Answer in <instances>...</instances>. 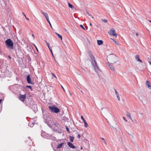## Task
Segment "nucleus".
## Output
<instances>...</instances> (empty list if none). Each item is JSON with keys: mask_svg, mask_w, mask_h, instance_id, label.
<instances>
[{"mask_svg": "<svg viewBox=\"0 0 151 151\" xmlns=\"http://www.w3.org/2000/svg\"><path fill=\"white\" fill-rule=\"evenodd\" d=\"M87 52L89 56L90 57L91 60V63L92 65L94 67L95 69L96 70H99V68L97 65V63L95 60V58L92 55L91 52L90 51H88Z\"/></svg>", "mask_w": 151, "mask_h": 151, "instance_id": "1", "label": "nucleus"}, {"mask_svg": "<svg viewBox=\"0 0 151 151\" xmlns=\"http://www.w3.org/2000/svg\"><path fill=\"white\" fill-rule=\"evenodd\" d=\"M48 108L50 111L52 113L58 114L60 112V109L57 107L55 105L49 106Z\"/></svg>", "mask_w": 151, "mask_h": 151, "instance_id": "2", "label": "nucleus"}, {"mask_svg": "<svg viewBox=\"0 0 151 151\" xmlns=\"http://www.w3.org/2000/svg\"><path fill=\"white\" fill-rule=\"evenodd\" d=\"M5 43L8 48H9L12 49H14V43L10 39H7L5 41Z\"/></svg>", "mask_w": 151, "mask_h": 151, "instance_id": "3", "label": "nucleus"}, {"mask_svg": "<svg viewBox=\"0 0 151 151\" xmlns=\"http://www.w3.org/2000/svg\"><path fill=\"white\" fill-rule=\"evenodd\" d=\"M26 94L23 95L21 94H19L18 97L19 99L23 102H24L25 100L26 99Z\"/></svg>", "mask_w": 151, "mask_h": 151, "instance_id": "4", "label": "nucleus"}, {"mask_svg": "<svg viewBox=\"0 0 151 151\" xmlns=\"http://www.w3.org/2000/svg\"><path fill=\"white\" fill-rule=\"evenodd\" d=\"M109 35L114 36L116 37L117 36V35L115 33V31L114 29H111L109 31Z\"/></svg>", "mask_w": 151, "mask_h": 151, "instance_id": "5", "label": "nucleus"}, {"mask_svg": "<svg viewBox=\"0 0 151 151\" xmlns=\"http://www.w3.org/2000/svg\"><path fill=\"white\" fill-rule=\"evenodd\" d=\"M26 79L28 83L32 84H33L30 78V76L29 75L27 76Z\"/></svg>", "mask_w": 151, "mask_h": 151, "instance_id": "6", "label": "nucleus"}, {"mask_svg": "<svg viewBox=\"0 0 151 151\" xmlns=\"http://www.w3.org/2000/svg\"><path fill=\"white\" fill-rule=\"evenodd\" d=\"M41 12L42 14H43L44 15L47 21H48L49 19L47 14V13L45 12L42 11H41Z\"/></svg>", "mask_w": 151, "mask_h": 151, "instance_id": "7", "label": "nucleus"}, {"mask_svg": "<svg viewBox=\"0 0 151 151\" xmlns=\"http://www.w3.org/2000/svg\"><path fill=\"white\" fill-rule=\"evenodd\" d=\"M67 144L69 147L73 149H75L76 147L72 143L70 142H68Z\"/></svg>", "mask_w": 151, "mask_h": 151, "instance_id": "8", "label": "nucleus"}, {"mask_svg": "<svg viewBox=\"0 0 151 151\" xmlns=\"http://www.w3.org/2000/svg\"><path fill=\"white\" fill-rule=\"evenodd\" d=\"M135 58L137 61H139L141 63L142 62V61L139 59V55H136L135 56Z\"/></svg>", "mask_w": 151, "mask_h": 151, "instance_id": "9", "label": "nucleus"}, {"mask_svg": "<svg viewBox=\"0 0 151 151\" xmlns=\"http://www.w3.org/2000/svg\"><path fill=\"white\" fill-rule=\"evenodd\" d=\"M109 67L110 68V69L111 70H114V68L113 66L112 63H110V64H109Z\"/></svg>", "mask_w": 151, "mask_h": 151, "instance_id": "10", "label": "nucleus"}, {"mask_svg": "<svg viewBox=\"0 0 151 151\" xmlns=\"http://www.w3.org/2000/svg\"><path fill=\"white\" fill-rule=\"evenodd\" d=\"M146 84L147 85L148 88L149 89H151V84L150 83L149 81H147L146 82Z\"/></svg>", "mask_w": 151, "mask_h": 151, "instance_id": "11", "label": "nucleus"}, {"mask_svg": "<svg viewBox=\"0 0 151 151\" xmlns=\"http://www.w3.org/2000/svg\"><path fill=\"white\" fill-rule=\"evenodd\" d=\"M97 44L99 45H102V44H103V41L102 40H97Z\"/></svg>", "mask_w": 151, "mask_h": 151, "instance_id": "12", "label": "nucleus"}, {"mask_svg": "<svg viewBox=\"0 0 151 151\" xmlns=\"http://www.w3.org/2000/svg\"><path fill=\"white\" fill-rule=\"evenodd\" d=\"M63 144H64V143H62L60 144H59V145H57V148H61Z\"/></svg>", "mask_w": 151, "mask_h": 151, "instance_id": "13", "label": "nucleus"}, {"mask_svg": "<svg viewBox=\"0 0 151 151\" xmlns=\"http://www.w3.org/2000/svg\"><path fill=\"white\" fill-rule=\"evenodd\" d=\"M55 34H56L57 35V36H58V37L59 38H60V39H61V40H62V36L61 35H60L59 34H58V33H57V32H56V33H55Z\"/></svg>", "mask_w": 151, "mask_h": 151, "instance_id": "14", "label": "nucleus"}, {"mask_svg": "<svg viewBox=\"0 0 151 151\" xmlns=\"http://www.w3.org/2000/svg\"><path fill=\"white\" fill-rule=\"evenodd\" d=\"M74 138V137L73 136H70V140L72 142H73Z\"/></svg>", "mask_w": 151, "mask_h": 151, "instance_id": "15", "label": "nucleus"}, {"mask_svg": "<svg viewBox=\"0 0 151 151\" xmlns=\"http://www.w3.org/2000/svg\"><path fill=\"white\" fill-rule=\"evenodd\" d=\"M68 4L69 7L73 9L74 8V6L71 4H70V3H68Z\"/></svg>", "mask_w": 151, "mask_h": 151, "instance_id": "16", "label": "nucleus"}, {"mask_svg": "<svg viewBox=\"0 0 151 151\" xmlns=\"http://www.w3.org/2000/svg\"><path fill=\"white\" fill-rule=\"evenodd\" d=\"M34 125V122H30L29 124V125L30 127H32Z\"/></svg>", "mask_w": 151, "mask_h": 151, "instance_id": "17", "label": "nucleus"}, {"mask_svg": "<svg viewBox=\"0 0 151 151\" xmlns=\"http://www.w3.org/2000/svg\"><path fill=\"white\" fill-rule=\"evenodd\" d=\"M84 124V126L86 128L87 127H88V124L86 123V121H85V122H83Z\"/></svg>", "mask_w": 151, "mask_h": 151, "instance_id": "18", "label": "nucleus"}, {"mask_svg": "<svg viewBox=\"0 0 151 151\" xmlns=\"http://www.w3.org/2000/svg\"><path fill=\"white\" fill-rule=\"evenodd\" d=\"M111 39L112 40H113V41L117 45H119V43L118 42H116L114 39L111 38Z\"/></svg>", "mask_w": 151, "mask_h": 151, "instance_id": "19", "label": "nucleus"}, {"mask_svg": "<svg viewBox=\"0 0 151 151\" xmlns=\"http://www.w3.org/2000/svg\"><path fill=\"white\" fill-rule=\"evenodd\" d=\"M101 138L103 140V142L104 144H105L106 145V141L105 140V139L104 138Z\"/></svg>", "mask_w": 151, "mask_h": 151, "instance_id": "20", "label": "nucleus"}, {"mask_svg": "<svg viewBox=\"0 0 151 151\" xmlns=\"http://www.w3.org/2000/svg\"><path fill=\"white\" fill-rule=\"evenodd\" d=\"M45 42L46 43L47 45V46H48V47L49 48V49L50 48V45L49 44L48 42H47L45 40Z\"/></svg>", "mask_w": 151, "mask_h": 151, "instance_id": "21", "label": "nucleus"}, {"mask_svg": "<svg viewBox=\"0 0 151 151\" xmlns=\"http://www.w3.org/2000/svg\"><path fill=\"white\" fill-rule=\"evenodd\" d=\"M114 90L115 91V94H116V96L119 95L118 93L116 91V90L114 88Z\"/></svg>", "mask_w": 151, "mask_h": 151, "instance_id": "22", "label": "nucleus"}, {"mask_svg": "<svg viewBox=\"0 0 151 151\" xmlns=\"http://www.w3.org/2000/svg\"><path fill=\"white\" fill-rule=\"evenodd\" d=\"M127 116L129 118L131 116L129 112H127Z\"/></svg>", "mask_w": 151, "mask_h": 151, "instance_id": "23", "label": "nucleus"}, {"mask_svg": "<svg viewBox=\"0 0 151 151\" xmlns=\"http://www.w3.org/2000/svg\"><path fill=\"white\" fill-rule=\"evenodd\" d=\"M116 58L115 56H113L110 58V59L112 60V59H114Z\"/></svg>", "mask_w": 151, "mask_h": 151, "instance_id": "24", "label": "nucleus"}, {"mask_svg": "<svg viewBox=\"0 0 151 151\" xmlns=\"http://www.w3.org/2000/svg\"><path fill=\"white\" fill-rule=\"evenodd\" d=\"M102 21L104 22H107V20L106 19H102Z\"/></svg>", "mask_w": 151, "mask_h": 151, "instance_id": "25", "label": "nucleus"}, {"mask_svg": "<svg viewBox=\"0 0 151 151\" xmlns=\"http://www.w3.org/2000/svg\"><path fill=\"white\" fill-rule=\"evenodd\" d=\"M81 119H82L83 120V122H85V121H86V120L84 119L83 118V116H81Z\"/></svg>", "mask_w": 151, "mask_h": 151, "instance_id": "26", "label": "nucleus"}, {"mask_svg": "<svg viewBox=\"0 0 151 151\" xmlns=\"http://www.w3.org/2000/svg\"><path fill=\"white\" fill-rule=\"evenodd\" d=\"M66 129L67 131L69 133L70 132V130L66 126Z\"/></svg>", "mask_w": 151, "mask_h": 151, "instance_id": "27", "label": "nucleus"}, {"mask_svg": "<svg viewBox=\"0 0 151 151\" xmlns=\"http://www.w3.org/2000/svg\"><path fill=\"white\" fill-rule=\"evenodd\" d=\"M52 75L53 77H54L56 79H57V77L53 73H52Z\"/></svg>", "mask_w": 151, "mask_h": 151, "instance_id": "28", "label": "nucleus"}, {"mask_svg": "<svg viewBox=\"0 0 151 151\" xmlns=\"http://www.w3.org/2000/svg\"><path fill=\"white\" fill-rule=\"evenodd\" d=\"M26 87H27V88H30L31 89V90H32V87L31 86H26Z\"/></svg>", "mask_w": 151, "mask_h": 151, "instance_id": "29", "label": "nucleus"}, {"mask_svg": "<svg viewBox=\"0 0 151 151\" xmlns=\"http://www.w3.org/2000/svg\"><path fill=\"white\" fill-rule=\"evenodd\" d=\"M117 98L119 101H120V98L119 95H117L116 96Z\"/></svg>", "mask_w": 151, "mask_h": 151, "instance_id": "30", "label": "nucleus"}, {"mask_svg": "<svg viewBox=\"0 0 151 151\" xmlns=\"http://www.w3.org/2000/svg\"><path fill=\"white\" fill-rule=\"evenodd\" d=\"M80 27L81 28H82L84 30H85V29L84 28V27H83V26L81 24L80 25Z\"/></svg>", "mask_w": 151, "mask_h": 151, "instance_id": "31", "label": "nucleus"}, {"mask_svg": "<svg viewBox=\"0 0 151 151\" xmlns=\"http://www.w3.org/2000/svg\"><path fill=\"white\" fill-rule=\"evenodd\" d=\"M47 21L49 23L50 26V27H52V25H51V23H50V22L49 19H48V21Z\"/></svg>", "mask_w": 151, "mask_h": 151, "instance_id": "32", "label": "nucleus"}, {"mask_svg": "<svg viewBox=\"0 0 151 151\" xmlns=\"http://www.w3.org/2000/svg\"><path fill=\"white\" fill-rule=\"evenodd\" d=\"M33 45L35 46V47L36 50H37V51L38 52V49L37 48V47L34 44H33Z\"/></svg>", "mask_w": 151, "mask_h": 151, "instance_id": "33", "label": "nucleus"}, {"mask_svg": "<svg viewBox=\"0 0 151 151\" xmlns=\"http://www.w3.org/2000/svg\"><path fill=\"white\" fill-rule=\"evenodd\" d=\"M123 118L124 120H125L126 122H127V120L126 118L124 117L123 116Z\"/></svg>", "mask_w": 151, "mask_h": 151, "instance_id": "34", "label": "nucleus"}, {"mask_svg": "<svg viewBox=\"0 0 151 151\" xmlns=\"http://www.w3.org/2000/svg\"><path fill=\"white\" fill-rule=\"evenodd\" d=\"M86 13H87V14L89 16H91V15L89 13V12H88V11H86Z\"/></svg>", "mask_w": 151, "mask_h": 151, "instance_id": "35", "label": "nucleus"}, {"mask_svg": "<svg viewBox=\"0 0 151 151\" xmlns=\"http://www.w3.org/2000/svg\"><path fill=\"white\" fill-rule=\"evenodd\" d=\"M77 137L78 138H80V137H81V135H80L79 134H78Z\"/></svg>", "mask_w": 151, "mask_h": 151, "instance_id": "36", "label": "nucleus"}, {"mask_svg": "<svg viewBox=\"0 0 151 151\" xmlns=\"http://www.w3.org/2000/svg\"><path fill=\"white\" fill-rule=\"evenodd\" d=\"M32 37H33V40H34V39H35V36H34V35L33 34H32Z\"/></svg>", "mask_w": 151, "mask_h": 151, "instance_id": "37", "label": "nucleus"}, {"mask_svg": "<svg viewBox=\"0 0 151 151\" xmlns=\"http://www.w3.org/2000/svg\"><path fill=\"white\" fill-rule=\"evenodd\" d=\"M24 16L26 18L27 20H29V18H27V17H26V15H25V14H24Z\"/></svg>", "mask_w": 151, "mask_h": 151, "instance_id": "38", "label": "nucleus"}, {"mask_svg": "<svg viewBox=\"0 0 151 151\" xmlns=\"http://www.w3.org/2000/svg\"><path fill=\"white\" fill-rule=\"evenodd\" d=\"M61 87H62V89H63V90L64 91H65V89H64V88L62 86H61Z\"/></svg>", "mask_w": 151, "mask_h": 151, "instance_id": "39", "label": "nucleus"}, {"mask_svg": "<svg viewBox=\"0 0 151 151\" xmlns=\"http://www.w3.org/2000/svg\"><path fill=\"white\" fill-rule=\"evenodd\" d=\"M8 57L9 58V59H11V57L10 56H9Z\"/></svg>", "mask_w": 151, "mask_h": 151, "instance_id": "40", "label": "nucleus"}, {"mask_svg": "<svg viewBox=\"0 0 151 151\" xmlns=\"http://www.w3.org/2000/svg\"><path fill=\"white\" fill-rule=\"evenodd\" d=\"M49 50H50V52H52V49H51L50 48H49Z\"/></svg>", "mask_w": 151, "mask_h": 151, "instance_id": "41", "label": "nucleus"}, {"mask_svg": "<svg viewBox=\"0 0 151 151\" xmlns=\"http://www.w3.org/2000/svg\"><path fill=\"white\" fill-rule=\"evenodd\" d=\"M136 35L137 36H138V33H137L136 34Z\"/></svg>", "mask_w": 151, "mask_h": 151, "instance_id": "42", "label": "nucleus"}, {"mask_svg": "<svg viewBox=\"0 0 151 151\" xmlns=\"http://www.w3.org/2000/svg\"><path fill=\"white\" fill-rule=\"evenodd\" d=\"M2 101V99H0V104L1 103Z\"/></svg>", "mask_w": 151, "mask_h": 151, "instance_id": "43", "label": "nucleus"}, {"mask_svg": "<svg viewBox=\"0 0 151 151\" xmlns=\"http://www.w3.org/2000/svg\"><path fill=\"white\" fill-rule=\"evenodd\" d=\"M130 119L131 120V119H132V117H131V116H130L129 117Z\"/></svg>", "mask_w": 151, "mask_h": 151, "instance_id": "44", "label": "nucleus"}, {"mask_svg": "<svg viewBox=\"0 0 151 151\" xmlns=\"http://www.w3.org/2000/svg\"><path fill=\"white\" fill-rule=\"evenodd\" d=\"M131 121H132V122H134L133 120L132 119H131Z\"/></svg>", "mask_w": 151, "mask_h": 151, "instance_id": "45", "label": "nucleus"}, {"mask_svg": "<svg viewBox=\"0 0 151 151\" xmlns=\"http://www.w3.org/2000/svg\"><path fill=\"white\" fill-rule=\"evenodd\" d=\"M90 26H92V24H91V23H90Z\"/></svg>", "mask_w": 151, "mask_h": 151, "instance_id": "46", "label": "nucleus"}, {"mask_svg": "<svg viewBox=\"0 0 151 151\" xmlns=\"http://www.w3.org/2000/svg\"><path fill=\"white\" fill-rule=\"evenodd\" d=\"M149 64H150V65H151V62H149Z\"/></svg>", "mask_w": 151, "mask_h": 151, "instance_id": "47", "label": "nucleus"}, {"mask_svg": "<svg viewBox=\"0 0 151 151\" xmlns=\"http://www.w3.org/2000/svg\"><path fill=\"white\" fill-rule=\"evenodd\" d=\"M51 52V53H52V55L53 56V53H52V52Z\"/></svg>", "mask_w": 151, "mask_h": 151, "instance_id": "48", "label": "nucleus"}, {"mask_svg": "<svg viewBox=\"0 0 151 151\" xmlns=\"http://www.w3.org/2000/svg\"><path fill=\"white\" fill-rule=\"evenodd\" d=\"M149 21L151 23V20H149Z\"/></svg>", "mask_w": 151, "mask_h": 151, "instance_id": "49", "label": "nucleus"}, {"mask_svg": "<svg viewBox=\"0 0 151 151\" xmlns=\"http://www.w3.org/2000/svg\"><path fill=\"white\" fill-rule=\"evenodd\" d=\"M55 124V126H57V125H56V124Z\"/></svg>", "mask_w": 151, "mask_h": 151, "instance_id": "50", "label": "nucleus"}, {"mask_svg": "<svg viewBox=\"0 0 151 151\" xmlns=\"http://www.w3.org/2000/svg\"><path fill=\"white\" fill-rule=\"evenodd\" d=\"M22 14L24 15V14H25L23 13H22Z\"/></svg>", "mask_w": 151, "mask_h": 151, "instance_id": "51", "label": "nucleus"}, {"mask_svg": "<svg viewBox=\"0 0 151 151\" xmlns=\"http://www.w3.org/2000/svg\"><path fill=\"white\" fill-rule=\"evenodd\" d=\"M92 18H94V17H92Z\"/></svg>", "mask_w": 151, "mask_h": 151, "instance_id": "52", "label": "nucleus"}, {"mask_svg": "<svg viewBox=\"0 0 151 151\" xmlns=\"http://www.w3.org/2000/svg\"><path fill=\"white\" fill-rule=\"evenodd\" d=\"M135 122H137V121L136 120H135Z\"/></svg>", "mask_w": 151, "mask_h": 151, "instance_id": "53", "label": "nucleus"}, {"mask_svg": "<svg viewBox=\"0 0 151 151\" xmlns=\"http://www.w3.org/2000/svg\"><path fill=\"white\" fill-rule=\"evenodd\" d=\"M29 139H30V137H29Z\"/></svg>", "mask_w": 151, "mask_h": 151, "instance_id": "54", "label": "nucleus"}, {"mask_svg": "<svg viewBox=\"0 0 151 151\" xmlns=\"http://www.w3.org/2000/svg\"><path fill=\"white\" fill-rule=\"evenodd\" d=\"M29 139H30V137H29Z\"/></svg>", "mask_w": 151, "mask_h": 151, "instance_id": "55", "label": "nucleus"}, {"mask_svg": "<svg viewBox=\"0 0 151 151\" xmlns=\"http://www.w3.org/2000/svg\"><path fill=\"white\" fill-rule=\"evenodd\" d=\"M82 149V147H81V149Z\"/></svg>", "mask_w": 151, "mask_h": 151, "instance_id": "56", "label": "nucleus"}, {"mask_svg": "<svg viewBox=\"0 0 151 151\" xmlns=\"http://www.w3.org/2000/svg\"><path fill=\"white\" fill-rule=\"evenodd\" d=\"M114 61H112L111 62H114Z\"/></svg>", "mask_w": 151, "mask_h": 151, "instance_id": "57", "label": "nucleus"}, {"mask_svg": "<svg viewBox=\"0 0 151 151\" xmlns=\"http://www.w3.org/2000/svg\"><path fill=\"white\" fill-rule=\"evenodd\" d=\"M115 63V62H114L113 63Z\"/></svg>", "mask_w": 151, "mask_h": 151, "instance_id": "58", "label": "nucleus"}, {"mask_svg": "<svg viewBox=\"0 0 151 151\" xmlns=\"http://www.w3.org/2000/svg\"><path fill=\"white\" fill-rule=\"evenodd\" d=\"M150 60H151V58H150Z\"/></svg>", "mask_w": 151, "mask_h": 151, "instance_id": "59", "label": "nucleus"}]
</instances>
